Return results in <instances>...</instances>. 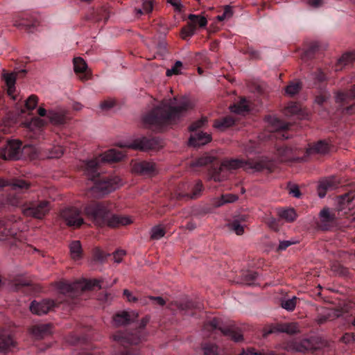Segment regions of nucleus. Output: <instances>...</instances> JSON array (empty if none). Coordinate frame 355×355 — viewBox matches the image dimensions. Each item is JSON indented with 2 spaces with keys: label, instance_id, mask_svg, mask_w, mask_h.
I'll return each mask as SVG.
<instances>
[{
  "label": "nucleus",
  "instance_id": "4468645a",
  "mask_svg": "<svg viewBox=\"0 0 355 355\" xmlns=\"http://www.w3.org/2000/svg\"><path fill=\"white\" fill-rule=\"evenodd\" d=\"M210 326L213 329L220 331L223 335L230 336L235 342H239L243 339V336L241 334H235L231 326L222 327L219 320L216 318L210 321Z\"/></svg>",
  "mask_w": 355,
  "mask_h": 355
},
{
  "label": "nucleus",
  "instance_id": "c756f323",
  "mask_svg": "<svg viewBox=\"0 0 355 355\" xmlns=\"http://www.w3.org/2000/svg\"><path fill=\"white\" fill-rule=\"evenodd\" d=\"M48 152L44 153V156L48 158H59L64 153V149L61 146H53L46 150Z\"/></svg>",
  "mask_w": 355,
  "mask_h": 355
},
{
  "label": "nucleus",
  "instance_id": "72a5a7b5",
  "mask_svg": "<svg viewBox=\"0 0 355 355\" xmlns=\"http://www.w3.org/2000/svg\"><path fill=\"white\" fill-rule=\"evenodd\" d=\"M279 216L287 222H293L297 217L295 211L293 209H281L279 211Z\"/></svg>",
  "mask_w": 355,
  "mask_h": 355
},
{
  "label": "nucleus",
  "instance_id": "a18cd8bd",
  "mask_svg": "<svg viewBox=\"0 0 355 355\" xmlns=\"http://www.w3.org/2000/svg\"><path fill=\"white\" fill-rule=\"evenodd\" d=\"M182 68V63L181 61H176L174 66L169 69H167L166 75L167 76H171L173 75H178L181 73Z\"/></svg>",
  "mask_w": 355,
  "mask_h": 355
},
{
  "label": "nucleus",
  "instance_id": "dca6fc26",
  "mask_svg": "<svg viewBox=\"0 0 355 355\" xmlns=\"http://www.w3.org/2000/svg\"><path fill=\"white\" fill-rule=\"evenodd\" d=\"M132 223V220L127 216H121L112 214L110 211L108 217L106 218L105 226L107 225L110 227H116L123 225H126Z\"/></svg>",
  "mask_w": 355,
  "mask_h": 355
},
{
  "label": "nucleus",
  "instance_id": "3c124183",
  "mask_svg": "<svg viewBox=\"0 0 355 355\" xmlns=\"http://www.w3.org/2000/svg\"><path fill=\"white\" fill-rule=\"evenodd\" d=\"M223 197V201L219 205H223L226 203H231L238 200V196L235 194L228 193L221 196Z\"/></svg>",
  "mask_w": 355,
  "mask_h": 355
},
{
  "label": "nucleus",
  "instance_id": "4d7b16f0",
  "mask_svg": "<svg viewBox=\"0 0 355 355\" xmlns=\"http://www.w3.org/2000/svg\"><path fill=\"white\" fill-rule=\"evenodd\" d=\"M207 122L206 118H202L200 120L196 121L193 124H192L190 127V130L193 131L198 128L202 127Z\"/></svg>",
  "mask_w": 355,
  "mask_h": 355
},
{
  "label": "nucleus",
  "instance_id": "a878e982",
  "mask_svg": "<svg viewBox=\"0 0 355 355\" xmlns=\"http://www.w3.org/2000/svg\"><path fill=\"white\" fill-rule=\"evenodd\" d=\"M21 153L24 155L29 157L31 159H36L39 157L44 156L37 147L33 145H26L23 147Z\"/></svg>",
  "mask_w": 355,
  "mask_h": 355
},
{
  "label": "nucleus",
  "instance_id": "338daca9",
  "mask_svg": "<svg viewBox=\"0 0 355 355\" xmlns=\"http://www.w3.org/2000/svg\"><path fill=\"white\" fill-rule=\"evenodd\" d=\"M12 24L15 26H21L24 25V23L19 21V16L16 15L12 18Z\"/></svg>",
  "mask_w": 355,
  "mask_h": 355
},
{
  "label": "nucleus",
  "instance_id": "f704fd0d",
  "mask_svg": "<svg viewBox=\"0 0 355 355\" xmlns=\"http://www.w3.org/2000/svg\"><path fill=\"white\" fill-rule=\"evenodd\" d=\"M230 109L231 112L239 114H243L244 112H247L248 105L245 99H241L239 103L230 106Z\"/></svg>",
  "mask_w": 355,
  "mask_h": 355
},
{
  "label": "nucleus",
  "instance_id": "393cba45",
  "mask_svg": "<svg viewBox=\"0 0 355 355\" xmlns=\"http://www.w3.org/2000/svg\"><path fill=\"white\" fill-rule=\"evenodd\" d=\"M125 146L132 149L146 150L150 148V141L144 137H141L136 139L135 141L126 145Z\"/></svg>",
  "mask_w": 355,
  "mask_h": 355
},
{
  "label": "nucleus",
  "instance_id": "ddd939ff",
  "mask_svg": "<svg viewBox=\"0 0 355 355\" xmlns=\"http://www.w3.org/2000/svg\"><path fill=\"white\" fill-rule=\"evenodd\" d=\"M55 306V302L50 300H44L41 302L33 301L30 305L31 311L37 315L46 314Z\"/></svg>",
  "mask_w": 355,
  "mask_h": 355
},
{
  "label": "nucleus",
  "instance_id": "864d4df0",
  "mask_svg": "<svg viewBox=\"0 0 355 355\" xmlns=\"http://www.w3.org/2000/svg\"><path fill=\"white\" fill-rule=\"evenodd\" d=\"M125 255V251L123 250H116L113 254L114 262L119 263L121 262L123 257Z\"/></svg>",
  "mask_w": 355,
  "mask_h": 355
},
{
  "label": "nucleus",
  "instance_id": "412c9836",
  "mask_svg": "<svg viewBox=\"0 0 355 355\" xmlns=\"http://www.w3.org/2000/svg\"><path fill=\"white\" fill-rule=\"evenodd\" d=\"M312 348V344L309 339L295 340L288 344V350L304 352Z\"/></svg>",
  "mask_w": 355,
  "mask_h": 355
},
{
  "label": "nucleus",
  "instance_id": "7ed1b4c3",
  "mask_svg": "<svg viewBox=\"0 0 355 355\" xmlns=\"http://www.w3.org/2000/svg\"><path fill=\"white\" fill-rule=\"evenodd\" d=\"M268 163L267 159L263 157H259L254 159H248L247 161L242 159H230L225 160L219 170L220 172L225 171L235 170L242 168L249 173L258 172L264 168H268Z\"/></svg>",
  "mask_w": 355,
  "mask_h": 355
},
{
  "label": "nucleus",
  "instance_id": "f03ea898",
  "mask_svg": "<svg viewBox=\"0 0 355 355\" xmlns=\"http://www.w3.org/2000/svg\"><path fill=\"white\" fill-rule=\"evenodd\" d=\"M124 157L123 153L115 149H110L104 153L84 162L82 167L85 175L92 181L98 176V166L102 163L118 162Z\"/></svg>",
  "mask_w": 355,
  "mask_h": 355
},
{
  "label": "nucleus",
  "instance_id": "13d9d810",
  "mask_svg": "<svg viewBox=\"0 0 355 355\" xmlns=\"http://www.w3.org/2000/svg\"><path fill=\"white\" fill-rule=\"evenodd\" d=\"M289 193L295 198L300 197V191L298 187L296 185H291L289 187Z\"/></svg>",
  "mask_w": 355,
  "mask_h": 355
},
{
  "label": "nucleus",
  "instance_id": "6ab92c4d",
  "mask_svg": "<svg viewBox=\"0 0 355 355\" xmlns=\"http://www.w3.org/2000/svg\"><path fill=\"white\" fill-rule=\"evenodd\" d=\"M211 137L209 134L205 132H198L191 136L189 144L194 147L205 145L210 142Z\"/></svg>",
  "mask_w": 355,
  "mask_h": 355
},
{
  "label": "nucleus",
  "instance_id": "052dcab7",
  "mask_svg": "<svg viewBox=\"0 0 355 355\" xmlns=\"http://www.w3.org/2000/svg\"><path fill=\"white\" fill-rule=\"evenodd\" d=\"M167 2L174 7L175 10H180L182 8L180 0H167Z\"/></svg>",
  "mask_w": 355,
  "mask_h": 355
},
{
  "label": "nucleus",
  "instance_id": "de8ad7c7",
  "mask_svg": "<svg viewBox=\"0 0 355 355\" xmlns=\"http://www.w3.org/2000/svg\"><path fill=\"white\" fill-rule=\"evenodd\" d=\"M353 60H355V52L345 53L338 60V63L340 65H346Z\"/></svg>",
  "mask_w": 355,
  "mask_h": 355
},
{
  "label": "nucleus",
  "instance_id": "c85d7f7f",
  "mask_svg": "<svg viewBox=\"0 0 355 355\" xmlns=\"http://www.w3.org/2000/svg\"><path fill=\"white\" fill-rule=\"evenodd\" d=\"M71 257L74 260H78L81 257L82 248L80 241H75L71 243L69 245Z\"/></svg>",
  "mask_w": 355,
  "mask_h": 355
},
{
  "label": "nucleus",
  "instance_id": "473e14b6",
  "mask_svg": "<svg viewBox=\"0 0 355 355\" xmlns=\"http://www.w3.org/2000/svg\"><path fill=\"white\" fill-rule=\"evenodd\" d=\"M13 345L14 342L10 336H0V352H6Z\"/></svg>",
  "mask_w": 355,
  "mask_h": 355
},
{
  "label": "nucleus",
  "instance_id": "9b49d317",
  "mask_svg": "<svg viewBox=\"0 0 355 355\" xmlns=\"http://www.w3.org/2000/svg\"><path fill=\"white\" fill-rule=\"evenodd\" d=\"M21 150L19 141H11L0 151V157L4 159H18L21 157Z\"/></svg>",
  "mask_w": 355,
  "mask_h": 355
},
{
  "label": "nucleus",
  "instance_id": "8fccbe9b",
  "mask_svg": "<svg viewBox=\"0 0 355 355\" xmlns=\"http://www.w3.org/2000/svg\"><path fill=\"white\" fill-rule=\"evenodd\" d=\"M48 117L52 123L55 124H60L64 121L63 116L58 114L55 112H49L48 114Z\"/></svg>",
  "mask_w": 355,
  "mask_h": 355
},
{
  "label": "nucleus",
  "instance_id": "e2e57ef3",
  "mask_svg": "<svg viewBox=\"0 0 355 355\" xmlns=\"http://www.w3.org/2000/svg\"><path fill=\"white\" fill-rule=\"evenodd\" d=\"M123 295L126 297L127 300L129 302H135L137 300V298L136 297L133 296L132 293L127 289H125L123 291Z\"/></svg>",
  "mask_w": 355,
  "mask_h": 355
},
{
  "label": "nucleus",
  "instance_id": "09e8293b",
  "mask_svg": "<svg viewBox=\"0 0 355 355\" xmlns=\"http://www.w3.org/2000/svg\"><path fill=\"white\" fill-rule=\"evenodd\" d=\"M233 16V10L230 6H225L224 12L221 15L217 16V19L219 21H223L227 19H230Z\"/></svg>",
  "mask_w": 355,
  "mask_h": 355
},
{
  "label": "nucleus",
  "instance_id": "0eeeda50",
  "mask_svg": "<svg viewBox=\"0 0 355 355\" xmlns=\"http://www.w3.org/2000/svg\"><path fill=\"white\" fill-rule=\"evenodd\" d=\"M51 210V205L46 200H34L24 204L21 207L23 214L37 219L44 218Z\"/></svg>",
  "mask_w": 355,
  "mask_h": 355
},
{
  "label": "nucleus",
  "instance_id": "6e6552de",
  "mask_svg": "<svg viewBox=\"0 0 355 355\" xmlns=\"http://www.w3.org/2000/svg\"><path fill=\"white\" fill-rule=\"evenodd\" d=\"M123 184L121 179L118 176L100 178L96 181L92 189L101 194H106L114 191Z\"/></svg>",
  "mask_w": 355,
  "mask_h": 355
},
{
  "label": "nucleus",
  "instance_id": "ea45409f",
  "mask_svg": "<svg viewBox=\"0 0 355 355\" xmlns=\"http://www.w3.org/2000/svg\"><path fill=\"white\" fill-rule=\"evenodd\" d=\"M213 160H214V157H213L209 156V155H205V156H202V157L198 158L195 162H192L191 164V166H193V167H195V166H202L207 165L209 163L212 162Z\"/></svg>",
  "mask_w": 355,
  "mask_h": 355
},
{
  "label": "nucleus",
  "instance_id": "5701e85b",
  "mask_svg": "<svg viewBox=\"0 0 355 355\" xmlns=\"http://www.w3.org/2000/svg\"><path fill=\"white\" fill-rule=\"evenodd\" d=\"M15 225L14 224L10 223V222H0V240H6L7 239L8 236H13L16 234V232L15 230Z\"/></svg>",
  "mask_w": 355,
  "mask_h": 355
},
{
  "label": "nucleus",
  "instance_id": "0e129e2a",
  "mask_svg": "<svg viewBox=\"0 0 355 355\" xmlns=\"http://www.w3.org/2000/svg\"><path fill=\"white\" fill-rule=\"evenodd\" d=\"M150 300H152L155 302V304H159L160 306H163L165 304L164 300L161 297H149Z\"/></svg>",
  "mask_w": 355,
  "mask_h": 355
},
{
  "label": "nucleus",
  "instance_id": "9d476101",
  "mask_svg": "<svg viewBox=\"0 0 355 355\" xmlns=\"http://www.w3.org/2000/svg\"><path fill=\"white\" fill-rule=\"evenodd\" d=\"M188 18L190 20V23L188 24L187 27L182 30L181 33L183 39L194 35L197 26L203 28L207 24V20L203 16L191 14L189 15Z\"/></svg>",
  "mask_w": 355,
  "mask_h": 355
},
{
  "label": "nucleus",
  "instance_id": "6e6d98bb",
  "mask_svg": "<svg viewBox=\"0 0 355 355\" xmlns=\"http://www.w3.org/2000/svg\"><path fill=\"white\" fill-rule=\"evenodd\" d=\"M299 111V107L296 105V104H291V105H289L286 108V114H295L297 113V112Z\"/></svg>",
  "mask_w": 355,
  "mask_h": 355
},
{
  "label": "nucleus",
  "instance_id": "aec40b11",
  "mask_svg": "<svg viewBox=\"0 0 355 355\" xmlns=\"http://www.w3.org/2000/svg\"><path fill=\"white\" fill-rule=\"evenodd\" d=\"M74 71L76 73H79V78L85 80L89 78L87 72V65L85 60L81 58H75L73 59Z\"/></svg>",
  "mask_w": 355,
  "mask_h": 355
},
{
  "label": "nucleus",
  "instance_id": "49530a36",
  "mask_svg": "<svg viewBox=\"0 0 355 355\" xmlns=\"http://www.w3.org/2000/svg\"><path fill=\"white\" fill-rule=\"evenodd\" d=\"M300 89L301 86L299 83H293L286 87V93L288 96H292L298 93Z\"/></svg>",
  "mask_w": 355,
  "mask_h": 355
},
{
  "label": "nucleus",
  "instance_id": "bf43d9fd",
  "mask_svg": "<svg viewBox=\"0 0 355 355\" xmlns=\"http://www.w3.org/2000/svg\"><path fill=\"white\" fill-rule=\"evenodd\" d=\"M202 189V184L200 182H198L195 185L194 192L191 198H196L198 196Z\"/></svg>",
  "mask_w": 355,
  "mask_h": 355
},
{
  "label": "nucleus",
  "instance_id": "c03bdc74",
  "mask_svg": "<svg viewBox=\"0 0 355 355\" xmlns=\"http://www.w3.org/2000/svg\"><path fill=\"white\" fill-rule=\"evenodd\" d=\"M355 97V87L353 89L350 94H344V93H338L336 99L337 102H344L346 101L349 103L352 98Z\"/></svg>",
  "mask_w": 355,
  "mask_h": 355
},
{
  "label": "nucleus",
  "instance_id": "cd10ccee",
  "mask_svg": "<svg viewBox=\"0 0 355 355\" xmlns=\"http://www.w3.org/2000/svg\"><path fill=\"white\" fill-rule=\"evenodd\" d=\"M25 126L33 132H40L41 128L44 126V122L42 119L37 117L33 118L31 121L26 123Z\"/></svg>",
  "mask_w": 355,
  "mask_h": 355
},
{
  "label": "nucleus",
  "instance_id": "4be33fe9",
  "mask_svg": "<svg viewBox=\"0 0 355 355\" xmlns=\"http://www.w3.org/2000/svg\"><path fill=\"white\" fill-rule=\"evenodd\" d=\"M2 78L7 87L8 94L13 99H15L14 93L15 92L16 74L13 73H4L2 74Z\"/></svg>",
  "mask_w": 355,
  "mask_h": 355
},
{
  "label": "nucleus",
  "instance_id": "e433bc0d",
  "mask_svg": "<svg viewBox=\"0 0 355 355\" xmlns=\"http://www.w3.org/2000/svg\"><path fill=\"white\" fill-rule=\"evenodd\" d=\"M279 331L289 334H293L299 331V325L297 322L286 323L282 324Z\"/></svg>",
  "mask_w": 355,
  "mask_h": 355
},
{
  "label": "nucleus",
  "instance_id": "f8f14e48",
  "mask_svg": "<svg viewBox=\"0 0 355 355\" xmlns=\"http://www.w3.org/2000/svg\"><path fill=\"white\" fill-rule=\"evenodd\" d=\"M338 211L331 210L329 208H324L320 212V220L321 227L323 229H327L333 225L338 218Z\"/></svg>",
  "mask_w": 355,
  "mask_h": 355
},
{
  "label": "nucleus",
  "instance_id": "5fc2aeb1",
  "mask_svg": "<svg viewBox=\"0 0 355 355\" xmlns=\"http://www.w3.org/2000/svg\"><path fill=\"white\" fill-rule=\"evenodd\" d=\"M295 243V241H282L279 242L277 250L279 251L285 250L288 247Z\"/></svg>",
  "mask_w": 355,
  "mask_h": 355
},
{
  "label": "nucleus",
  "instance_id": "69168bd1",
  "mask_svg": "<svg viewBox=\"0 0 355 355\" xmlns=\"http://www.w3.org/2000/svg\"><path fill=\"white\" fill-rule=\"evenodd\" d=\"M309 6L317 8L322 4V0H307Z\"/></svg>",
  "mask_w": 355,
  "mask_h": 355
},
{
  "label": "nucleus",
  "instance_id": "423d86ee",
  "mask_svg": "<svg viewBox=\"0 0 355 355\" xmlns=\"http://www.w3.org/2000/svg\"><path fill=\"white\" fill-rule=\"evenodd\" d=\"M148 322L149 318L145 317L140 322V329L137 330L135 333L129 334L118 331L113 334L112 338L114 340L119 341L123 344L137 345L146 338V334L143 331V329Z\"/></svg>",
  "mask_w": 355,
  "mask_h": 355
},
{
  "label": "nucleus",
  "instance_id": "58836bf2",
  "mask_svg": "<svg viewBox=\"0 0 355 355\" xmlns=\"http://www.w3.org/2000/svg\"><path fill=\"white\" fill-rule=\"evenodd\" d=\"M228 227L237 235H242L244 233V225H241V223L236 220L228 224Z\"/></svg>",
  "mask_w": 355,
  "mask_h": 355
},
{
  "label": "nucleus",
  "instance_id": "c9c22d12",
  "mask_svg": "<svg viewBox=\"0 0 355 355\" xmlns=\"http://www.w3.org/2000/svg\"><path fill=\"white\" fill-rule=\"evenodd\" d=\"M334 187L332 185L330 180H325L320 182L318 188V195L320 198L325 196L326 191L333 189Z\"/></svg>",
  "mask_w": 355,
  "mask_h": 355
},
{
  "label": "nucleus",
  "instance_id": "f3484780",
  "mask_svg": "<svg viewBox=\"0 0 355 355\" xmlns=\"http://www.w3.org/2000/svg\"><path fill=\"white\" fill-rule=\"evenodd\" d=\"M137 314L134 311L127 312L121 311L115 314L112 320V325L114 327H119L125 325L130 322L133 318H136Z\"/></svg>",
  "mask_w": 355,
  "mask_h": 355
},
{
  "label": "nucleus",
  "instance_id": "4c0bfd02",
  "mask_svg": "<svg viewBox=\"0 0 355 355\" xmlns=\"http://www.w3.org/2000/svg\"><path fill=\"white\" fill-rule=\"evenodd\" d=\"M268 123L272 126L274 130H278L282 129H286L288 128V124L281 121L275 116H270L268 119Z\"/></svg>",
  "mask_w": 355,
  "mask_h": 355
},
{
  "label": "nucleus",
  "instance_id": "37998d69",
  "mask_svg": "<svg viewBox=\"0 0 355 355\" xmlns=\"http://www.w3.org/2000/svg\"><path fill=\"white\" fill-rule=\"evenodd\" d=\"M296 300H297V297H293L291 299H288V300H283L282 302V307L284 308V309L288 311H292L295 308Z\"/></svg>",
  "mask_w": 355,
  "mask_h": 355
},
{
  "label": "nucleus",
  "instance_id": "79ce46f5",
  "mask_svg": "<svg viewBox=\"0 0 355 355\" xmlns=\"http://www.w3.org/2000/svg\"><path fill=\"white\" fill-rule=\"evenodd\" d=\"M165 234V231L161 225L153 227L151 229L150 237L153 239L158 240L163 237Z\"/></svg>",
  "mask_w": 355,
  "mask_h": 355
},
{
  "label": "nucleus",
  "instance_id": "a19ab883",
  "mask_svg": "<svg viewBox=\"0 0 355 355\" xmlns=\"http://www.w3.org/2000/svg\"><path fill=\"white\" fill-rule=\"evenodd\" d=\"M234 121L231 117H225L221 121H217L214 123V126L218 129L222 130L223 128L232 126Z\"/></svg>",
  "mask_w": 355,
  "mask_h": 355
},
{
  "label": "nucleus",
  "instance_id": "603ef678",
  "mask_svg": "<svg viewBox=\"0 0 355 355\" xmlns=\"http://www.w3.org/2000/svg\"><path fill=\"white\" fill-rule=\"evenodd\" d=\"M37 104V97L35 95H31L26 101V106L28 110H33Z\"/></svg>",
  "mask_w": 355,
  "mask_h": 355
},
{
  "label": "nucleus",
  "instance_id": "2eb2a0df",
  "mask_svg": "<svg viewBox=\"0 0 355 355\" xmlns=\"http://www.w3.org/2000/svg\"><path fill=\"white\" fill-rule=\"evenodd\" d=\"M132 171L136 173L150 175L157 172V167L153 162L141 161L134 164Z\"/></svg>",
  "mask_w": 355,
  "mask_h": 355
},
{
  "label": "nucleus",
  "instance_id": "1a4fd4ad",
  "mask_svg": "<svg viewBox=\"0 0 355 355\" xmlns=\"http://www.w3.org/2000/svg\"><path fill=\"white\" fill-rule=\"evenodd\" d=\"M60 216L67 225L75 228L79 227L84 223L80 211L76 207L63 209L60 213Z\"/></svg>",
  "mask_w": 355,
  "mask_h": 355
},
{
  "label": "nucleus",
  "instance_id": "b1692460",
  "mask_svg": "<svg viewBox=\"0 0 355 355\" xmlns=\"http://www.w3.org/2000/svg\"><path fill=\"white\" fill-rule=\"evenodd\" d=\"M6 186H10L14 191H19L27 189L29 187V184L26 182L21 180H17L10 183L3 179L0 178V189Z\"/></svg>",
  "mask_w": 355,
  "mask_h": 355
},
{
  "label": "nucleus",
  "instance_id": "20e7f679",
  "mask_svg": "<svg viewBox=\"0 0 355 355\" xmlns=\"http://www.w3.org/2000/svg\"><path fill=\"white\" fill-rule=\"evenodd\" d=\"M112 205L108 202L93 203L87 205L85 211L86 215L98 226H105L106 218L112 210Z\"/></svg>",
  "mask_w": 355,
  "mask_h": 355
},
{
  "label": "nucleus",
  "instance_id": "680f3d73",
  "mask_svg": "<svg viewBox=\"0 0 355 355\" xmlns=\"http://www.w3.org/2000/svg\"><path fill=\"white\" fill-rule=\"evenodd\" d=\"M342 339L345 343H350L355 340V336L352 334H345L343 336Z\"/></svg>",
  "mask_w": 355,
  "mask_h": 355
},
{
  "label": "nucleus",
  "instance_id": "774afa93",
  "mask_svg": "<svg viewBox=\"0 0 355 355\" xmlns=\"http://www.w3.org/2000/svg\"><path fill=\"white\" fill-rule=\"evenodd\" d=\"M223 197L220 198H216L212 200V205L215 207H220L221 205H219L223 201Z\"/></svg>",
  "mask_w": 355,
  "mask_h": 355
},
{
  "label": "nucleus",
  "instance_id": "7c9ffc66",
  "mask_svg": "<svg viewBox=\"0 0 355 355\" xmlns=\"http://www.w3.org/2000/svg\"><path fill=\"white\" fill-rule=\"evenodd\" d=\"M203 355H223L222 351L214 344L206 343L202 347Z\"/></svg>",
  "mask_w": 355,
  "mask_h": 355
},
{
  "label": "nucleus",
  "instance_id": "a211bd4d",
  "mask_svg": "<svg viewBox=\"0 0 355 355\" xmlns=\"http://www.w3.org/2000/svg\"><path fill=\"white\" fill-rule=\"evenodd\" d=\"M31 334L37 339L43 338L51 333V326L49 324H39L32 327Z\"/></svg>",
  "mask_w": 355,
  "mask_h": 355
},
{
  "label": "nucleus",
  "instance_id": "2f4dec72",
  "mask_svg": "<svg viewBox=\"0 0 355 355\" xmlns=\"http://www.w3.org/2000/svg\"><path fill=\"white\" fill-rule=\"evenodd\" d=\"M153 1L152 0H142V8H136L135 9L137 15H141L143 14H148L153 10Z\"/></svg>",
  "mask_w": 355,
  "mask_h": 355
},
{
  "label": "nucleus",
  "instance_id": "bb28decb",
  "mask_svg": "<svg viewBox=\"0 0 355 355\" xmlns=\"http://www.w3.org/2000/svg\"><path fill=\"white\" fill-rule=\"evenodd\" d=\"M329 147L327 143L320 141L315 144L313 147L307 150L309 154L316 153L320 154H326L328 153Z\"/></svg>",
  "mask_w": 355,
  "mask_h": 355
},
{
  "label": "nucleus",
  "instance_id": "39448f33",
  "mask_svg": "<svg viewBox=\"0 0 355 355\" xmlns=\"http://www.w3.org/2000/svg\"><path fill=\"white\" fill-rule=\"evenodd\" d=\"M101 284L102 280L101 279L76 282L73 283L61 282L58 284V289L60 293L72 297L74 294L78 293L85 289H89L94 286L101 288Z\"/></svg>",
  "mask_w": 355,
  "mask_h": 355
},
{
  "label": "nucleus",
  "instance_id": "f257e3e1",
  "mask_svg": "<svg viewBox=\"0 0 355 355\" xmlns=\"http://www.w3.org/2000/svg\"><path fill=\"white\" fill-rule=\"evenodd\" d=\"M192 107L187 98L178 101L177 98L165 100L155 107L150 113L145 114L143 121L145 124L162 129L164 125L179 119L187 110Z\"/></svg>",
  "mask_w": 355,
  "mask_h": 355
}]
</instances>
